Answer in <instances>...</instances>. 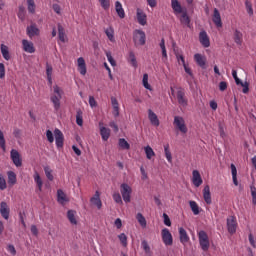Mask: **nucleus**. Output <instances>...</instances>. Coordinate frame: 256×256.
<instances>
[{"mask_svg":"<svg viewBox=\"0 0 256 256\" xmlns=\"http://www.w3.org/2000/svg\"><path fill=\"white\" fill-rule=\"evenodd\" d=\"M61 99H63V89L59 87V85H54L52 88L50 101L56 111H59V109H61Z\"/></svg>","mask_w":256,"mask_h":256,"instance_id":"1","label":"nucleus"},{"mask_svg":"<svg viewBox=\"0 0 256 256\" xmlns=\"http://www.w3.org/2000/svg\"><path fill=\"white\" fill-rule=\"evenodd\" d=\"M173 125L175 129L183 135L187 134L189 131V128H187V122H185V118L182 116H174Z\"/></svg>","mask_w":256,"mask_h":256,"instance_id":"2","label":"nucleus"},{"mask_svg":"<svg viewBox=\"0 0 256 256\" xmlns=\"http://www.w3.org/2000/svg\"><path fill=\"white\" fill-rule=\"evenodd\" d=\"M120 193L124 203H131V194L133 193V188L127 183H122L120 185Z\"/></svg>","mask_w":256,"mask_h":256,"instance_id":"3","label":"nucleus"},{"mask_svg":"<svg viewBox=\"0 0 256 256\" xmlns=\"http://www.w3.org/2000/svg\"><path fill=\"white\" fill-rule=\"evenodd\" d=\"M198 241L202 251H209L210 243H209V236L207 232L201 230L198 232Z\"/></svg>","mask_w":256,"mask_h":256,"instance_id":"4","label":"nucleus"},{"mask_svg":"<svg viewBox=\"0 0 256 256\" xmlns=\"http://www.w3.org/2000/svg\"><path fill=\"white\" fill-rule=\"evenodd\" d=\"M161 237L166 247H171V245H173V234H171V231H169L167 228L162 229Z\"/></svg>","mask_w":256,"mask_h":256,"instance_id":"5","label":"nucleus"},{"mask_svg":"<svg viewBox=\"0 0 256 256\" xmlns=\"http://www.w3.org/2000/svg\"><path fill=\"white\" fill-rule=\"evenodd\" d=\"M176 99L180 107H187L189 101L187 100V97H185V90L178 88L176 92Z\"/></svg>","mask_w":256,"mask_h":256,"instance_id":"6","label":"nucleus"},{"mask_svg":"<svg viewBox=\"0 0 256 256\" xmlns=\"http://www.w3.org/2000/svg\"><path fill=\"white\" fill-rule=\"evenodd\" d=\"M191 183L196 188H199L203 185V177H201V173L199 172V170L192 171Z\"/></svg>","mask_w":256,"mask_h":256,"instance_id":"7","label":"nucleus"},{"mask_svg":"<svg viewBox=\"0 0 256 256\" xmlns=\"http://www.w3.org/2000/svg\"><path fill=\"white\" fill-rule=\"evenodd\" d=\"M133 40L135 45H145L146 36L142 30H135Z\"/></svg>","mask_w":256,"mask_h":256,"instance_id":"8","label":"nucleus"},{"mask_svg":"<svg viewBox=\"0 0 256 256\" xmlns=\"http://www.w3.org/2000/svg\"><path fill=\"white\" fill-rule=\"evenodd\" d=\"M10 159L14 163L15 167H21L23 165V160L21 159V154L16 149L10 151Z\"/></svg>","mask_w":256,"mask_h":256,"instance_id":"9","label":"nucleus"},{"mask_svg":"<svg viewBox=\"0 0 256 256\" xmlns=\"http://www.w3.org/2000/svg\"><path fill=\"white\" fill-rule=\"evenodd\" d=\"M26 34L30 39H33V37H39L41 35V30H39L37 24L33 23L26 28Z\"/></svg>","mask_w":256,"mask_h":256,"instance_id":"10","label":"nucleus"},{"mask_svg":"<svg viewBox=\"0 0 256 256\" xmlns=\"http://www.w3.org/2000/svg\"><path fill=\"white\" fill-rule=\"evenodd\" d=\"M0 215L5 219V221H9V216L11 215V208L5 201H2L0 203Z\"/></svg>","mask_w":256,"mask_h":256,"instance_id":"11","label":"nucleus"},{"mask_svg":"<svg viewBox=\"0 0 256 256\" xmlns=\"http://www.w3.org/2000/svg\"><path fill=\"white\" fill-rule=\"evenodd\" d=\"M54 137H55L56 147L58 149H61L63 147V143L65 141V136L63 135V132H61V130H59V128H56L54 130Z\"/></svg>","mask_w":256,"mask_h":256,"instance_id":"12","label":"nucleus"},{"mask_svg":"<svg viewBox=\"0 0 256 256\" xmlns=\"http://www.w3.org/2000/svg\"><path fill=\"white\" fill-rule=\"evenodd\" d=\"M171 7L176 17H179L181 13H184V11H187V8H184L183 6H181V3H179V0H171Z\"/></svg>","mask_w":256,"mask_h":256,"instance_id":"13","label":"nucleus"},{"mask_svg":"<svg viewBox=\"0 0 256 256\" xmlns=\"http://www.w3.org/2000/svg\"><path fill=\"white\" fill-rule=\"evenodd\" d=\"M194 61L198 67H201V69L207 68V57H205V55L196 53L194 55Z\"/></svg>","mask_w":256,"mask_h":256,"instance_id":"14","label":"nucleus"},{"mask_svg":"<svg viewBox=\"0 0 256 256\" xmlns=\"http://www.w3.org/2000/svg\"><path fill=\"white\" fill-rule=\"evenodd\" d=\"M227 229L231 235L237 232V220H235V217L231 216L227 219Z\"/></svg>","mask_w":256,"mask_h":256,"instance_id":"15","label":"nucleus"},{"mask_svg":"<svg viewBox=\"0 0 256 256\" xmlns=\"http://www.w3.org/2000/svg\"><path fill=\"white\" fill-rule=\"evenodd\" d=\"M148 119L153 127H159V125H161V122L159 121V116H157L155 112L151 109H148Z\"/></svg>","mask_w":256,"mask_h":256,"instance_id":"16","label":"nucleus"},{"mask_svg":"<svg viewBox=\"0 0 256 256\" xmlns=\"http://www.w3.org/2000/svg\"><path fill=\"white\" fill-rule=\"evenodd\" d=\"M99 128L102 141H109V137H111V129L103 126V122H99Z\"/></svg>","mask_w":256,"mask_h":256,"instance_id":"17","label":"nucleus"},{"mask_svg":"<svg viewBox=\"0 0 256 256\" xmlns=\"http://www.w3.org/2000/svg\"><path fill=\"white\" fill-rule=\"evenodd\" d=\"M199 41L202 45V47H210L211 46V41L209 40V35H207L206 31H201L199 34Z\"/></svg>","mask_w":256,"mask_h":256,"instance_id":"18","label":"nucleus"},{"mask_svg":"<svg viewBox=\"0 0 256 256\" xmlns=\"http://www.w3.org/2000/svg\"><path fill=\"white\" fill-rule=\"evenodd\" d=\"M77 67L80 75H87V64L85 63L84 57H79L77 59Z\"/></svg>","mask_w":256,"mask_h":256,"instance_id":"19","label":"nucleus"},{"mask_svg":"<svg viewBox=\"0 0 256 256\" xmlns=\"http://www.w3.org/2000/svg\"><path fill=\"white\" fill-rule=\"evenodd\" d=\"M212 21L216 27H218V28L223 27V22L221 21V13L219 12V10L217 8H214V12L212 15Z\"/></svg>","mask_w":256,"mask_h":256,"instance_id":"20","label":"nucleus"},{"mask_svg":"<svg viewBox=\"0 0 256 256\" xmlns=\"http://www.w3.org/2000/svg\"><path fill=\"white\" fill-rule=\"evenodd\" d=\"M90 203L97 207V209H101L103 207V202H101V194L99 191H96L94 196L90 199Z\"/></svg>","mask_w":256,"mask_h":256,"instance_id":"21","label":"nucleus"},{"mask_svg":"<svg viewBox=\"0 0 256 256\" xmlns=\"http://www.w3.org/2000/svg\"><path fill=\"white\" fill-rule=\"evenodd\" d=\"M136 17L139 25L145 26L147 25V14L143 12V10L137 8L136 10Z\"/></svg>","mask_w":256,"mask_h":256,"instance_id":"22","label":"nucleus"},{"mask_svg":"<svg viewBox=\"0 0 256 256\" xmlns=\"http://www.w3.org/2000/svg\"><path fill=\"white\" fill-rule=\"evenodd\" d=\"M203 199L207 205H211L213 203V200L211 199V188L209 185H206L203 188Z\"/></svg>","mask_w":256,"mask_h":256,"instance_id":"23","label":"nucleus"},{"mask_svg":"<svg viewBox=\"0 0 256 256\" xmlns=\"http://www.w3.org/2000/svg\"><path fill=\"white\" fill-rule=\"evenodd\" d=\"M179 21L182 25H185L186 27H191V18H189L187 10L180 14Z\"/></svg>","mask_w":256,"mask_h":256,"instance_id":"24","label":"nucleus"},{"mask_svg":"<svg viewBox=\"0 0 256 256\" xmlns=\"http://www.w3.org/2000/svg\"><path fill=\"white\" fill-rule=\"evenodd\" d=\"M23 50L26 53H35V46L33 45V42L29 40H22Z\"/></svg>","mask_w":256,"mask_h":256,"instance_id":"25","label":"nucleus"},{"mask_svg":"<svg viewBox=\"0 0 256 256\" xmlns=\"http://www.w3.org/2000/svg\"><path fill=\"white\" fill-rule=\"evenodd\" d=\"M179 237L182 245H187V243H189V235L187 234V230H185L183 227L179 228Z\"/></svg>","mask_w":256,"mask_h":256,"instance_id":"26","label":"nucleus"},{"mask_svg":"<svg viewBox=\"0 0 256 256\" xmlns=\"http://www.w3.org/2000/svg\"><path fill=\"white\" fill-rule=\"evenodd\" d=\"M34 182L36 183V187L38 191H43V179H41V175L39 172L35 171L33 175Z\"/></svg>","mask_w":256,"mask_h":256,"instance_id":"27","label":"nucleus"},{"mask_svg":"<svg viewBox=\"0 0 256 256\" xmlns=\"http://www.w3.org/2000/svg\"><path fill=\"white\" fill-rule=\"evenodd\" d=\"M115 11L120 19H125V9H123V4L119 1L115 2Z\"/></svg>","mask_w":256,"mask_h":256,"instance_id":"28","label":"nucleus"},{"mask_svg":"<svg viewBox=\"0 0 256 256\" xmlns=\"http://www.w3.org/2000/svg\"><path fill=\"white\" fill-rule=\"evenodd\" d=\"M57 201L60 205H65L67 201H69V199H67V194H65L61 189L57 191Z\"/></svg>","mask_w":256,"mask_h":256,"instance_id":"29","label":"nucleus"},{"mask_svg":"<svg viewBox=\"0 0 256 256\" xmlns=\"http://www.w3.org/2000/svg\"><path fill=\"white\" fill-rule=\"evenodd\" d=\"M136 221L139 223L142 229H147V219L145 218V216H143L141 212H138L136 214Z\"/></svg>","mask_w":256,"mask_h":256,"instance_id":"30","label":"nucleus"},{"mask_svg":"<svg viewBox=\"0 0 256 256\" xmlns=\"http://www.w3.org/2000/svg\"><path fill=\"white\" fill-rule=\"evenodd\" d=\"M127 61L134 67V69H137V58L135 57V52L130 51L127 56Z\"/></svg>","mask_w":256,"mask_h":256,"instance_id":"31","label":"nucleus"},{"mask_svg":"<svg viewBox=\"0 0 256 256\" xmlns=\"http://www.w3.org/2000/svg\"><path fill=\"white\" fill-rule=\"evenodd\" d=\"M105 34L111 43H115V30L113 29V27L106 28Z\"/></svg>","mask_w":256,"mask_h":256,"instance_id":"32","label":"nucleus"},{"mask_svg":"<svg viewBox=\"0 0 256 256\" xmlns=\"http://www.w3.org/2000/svg\"><path fill=\"white\" fill-rule=\"evenodd\" d=\"M111 104H112V107H113L114 117H119V102L117 101V98L112 97L111 98Z\"/></svg>","mask_w":256,"mask_h":256,"instance_id":"33","label":"nucleus"},{"mask_svg":"<svg viewBox=\"0 0 256 256\" xmlns=\"http://www.w3.org/2000/svg\"><path fill=\"white\" fill-rule=\"evenodd\" d=\"M141 247H142L146 256L153 255V252L151 251V246H149V242H147V240H143L141 242Z\"/></svg>","mask_w":256,"mask_h":256,"instance_id":"34","label":"nucleus"},{"mask_svg":"<svg viewBox=\"0 0 256 256\" xmlns=\"http://www.w3.org/2000/svg\"><path fill=\"white\" fill-rule=\"evenodd\" d=\"M164 155L168 163H173V155L171 154V149L169 147V144L164 145Z\"/></svg>","mask_w":256,"mask_h":256,"instance_id":"35","label":"nucleus"},{"mask_svg":"<svg viewBox=\"0 0 256 256\" xmlns=\"http://www.w3.org/2000/svg\"><path fill=\"white\" fill-rule=\"evenodd\" d=\"M0 49H1V54L5 59V61H9V59H11V55L9 54V47H7V45L5 44H1Z\"/></svg>","mask_w":256,"mask_h":256,"instance_id":"36","label":"nucleus"},{"mask_svg":"<svg viewBox=\"0 0 256 256\" xmlns=\"http://www.w3.org/2000/svg\"><path fill=\"white\" fill-rule=\"evenodd\" d=\"M144 153L146 155V159L152 160L153 157H155V151L149 145L144 147Z\"/></svg>","mask_w":256,"mask_h":256,"instance_id":"37","label":"nucleus"},{"mask_svg":"<svg viewBox=\"0 0 256 256\" xmlns=\"http://www.w3.org/2000/svg\"><path fill=\"white\" fill-rule=\"evenodd\" d=\"M75 215H77V212L74 210H69L67 212V218L72 225H77V218H75Z\"/></svg>","mask_w":256,"mask_h":256,"instance_id":"38","label":"nucleus"},{"mask_svg":"<svg viewBox=\"0 0 256 256\" xmlns=\"http://www.w3.org/2000/svg\"><path fill=\"white\" fill-rule=\"evenodd\" d=\"M160 49L162 51V59L163 61H167L168 59V56H167V48L165 47V38H162L161 41H160Z\"/></svg>","mask_w":256,"mask_h":256,"instance_id":"39","label":"nucleus"},{"mask_svg":"<svg viewBox=\"0 0 256 256\" xmlns=\"http://www.w3.org/2000/svg\"><path fill=\"white\" fill-rule=\"evenodd\" d=\"M58 37L62 43H65L67 41V36L65 35V29L61 24H58Z\"/></svg>","mask_w":256,"mask_h":256,"instance_id":"40","label":"nucleus"},{"mask_svg":"<svg viewBox=\"0 0 256 256\" xmlns=\"http://www.w3.org/2000/svg\"><path fill=\"white\" fill-rule=\"evenodd\" d=\"M231 173H232V181L234 185L237 187L239 185V181H237V167L235 164L230 165Z\"/></svg>","mask_w":256,"mask_h":256,"instance_id":"41","label":"nucleus"},{"mask_svg":"<svg viewBox=\"0 0 256 256\" xmlns=\"http://www.w3.org/2000/svg\"><path fill=\"white\" fill-rule=\"evenodd\" d=\"M118 145L120 149H124L126 151H129V149H131V145L129 144V142H127V140H125V138H120L118 140Z\"/></svg>","mask_w":256,"mask_h":256,"instance_id":"42","label":"nucleus"},{"mask_svg":"<svg viewBox=\"0 0 256 256\" xmlns=\"http://www.w3.org/2000/svg\"><path fill=\"white\" fill-rule=\"evenodd\" d=\"M27 9L28 12L31 13V15H35V9H37V6L35 5V0H27Z\"/></svg>","mask_w":256,"mask_h":256,"instance_id":"43","label":"nucleus"},{"mask_svg":"<svg viewBox=\"0 0 256 256\" xmlns=\"http://www.w3.org/2000/svg\"><path fill=\"white\" fill-rule=\"evenodd\" d=\"M7 175L9 185H15L17 183V174L13 171H8Z\"/></svg>","mask_w":256,"mask_h":256,"instance_id":"44","label":"nucleus"},{"mask_svg":"<svg viewBox=\"0 0 256 256\" xmlns=\"http://www.w3.org/2000/svg\"><path fill=\"white\" fill-rule=\"evenodd\" d=\"M189 206L194 215H199L200 211H199V205L197 204V202L191 200L189 202Z\"/></svg>","mask_w":256,"mask_h":256,"instance_id":"45","label":"nucleus"},{"mask_svg":"<svg viewBox=\"0 0 256 256\" xmlns=\"http://www.w3.org/2000/svg\"><path fill=\"white\" fill-rule=\"evenodd\" d=\"M243 39V34L239 30H235L234 32V41L237 45H241Z\"/></svg>","mask_w":256,"mask_h":256,"instance_id":"46","label":"nucleus"},{"mask_svg":"<svg viewBox=\"0 0 256 256\" xmlns=\"http://www.w3.org/2000/svg\"><path fill=\"white\" fill-rule=\"evenodd\" d=\"M142 84L145 89H148V91H151V85L149 84V74L143 75Z\"/></svg>","mask_w":256,"mask_h":256,"instance_id":"47","label":"nucleus"},{"mask_svg":"<svg viewBox=\"0 0 256 256\" xmlns=\"http://www.w3.org/2000/svg\"><path fill=\"white\" fill-rule=\"evenodd\" d=\"M44 172H45V175H46L48 181H53V179H54L53 170L49 166L44 167Z\"/></svg>","mask_w":256,"mask_h":256,"instance_id":"48","label":"nucleus"},{"mask_svg":"<svg viewBox=\"0 0 256 256\" xmlns=\"http://www.w3.org/2000/svg\"><path fill=\"white\" fill-rule=\"evenodd\" d=\"M0 148L2 151H7V146L5 142V134H3V131L0 130Z\"/></svg>","mask_w":256,"mask_h":256,"instance_id":"49","label":"nucleus"},{"mask_svg":"<svg viewBox=\"0 0 256 256\" xmlns=\"http://www.w3.org/2000/svg\"><path fill=\"white\" fill-rule=\"evenodd\" d=\"M102 9L104 11H109V8L111 7V0H98Z\"/></svg>","mask_w":256,"mask_h":256,"instance_id":"50","label":"nucleus"},{"mask_svg":"<svg viewBox=\"0 0 256 256\" xmlns=\"http://www.w3.org/2000/svg\"><path fill=\"white\" fill-rule=\"evenodd\" d=\"M7 189V180H5V176L0 173V191H5Z\"/></svg>","mask_w":256,"mask_h":256,"instance_id":"51","label":"nucleus"},{"mask_svg":"<svg viewBox=\"0 0 256 256\" xmlns=\"http://www.w3.org/2000/svg\"><path fill=\"white\" fill-rule=\"evenodd\" d=\"M76 123L79 127H83V112H81V111L77 112Z\"/></svg>","mask_w":256,"mask_h":256,"instance_id":"52","label":"nucleus"},{"mask_svg":"<svg viewBox=\"0 0 256 256\" xmlns=\"http://www.w3.org/2000/svg\"><path fill=\"white\" fill-rule=\"evenodd\" d=\"M118 239L123 247H127V235L125 233L119 234Z\"/></svg>","mask_w":256,"mask_h":256,"instance_id":"53","label":"nucleus"},{"mask_svg":"<svg viewBox=\"0 0 256 256\" xmlns=\"http://www.w3.org/2000/svg\"><path fill=\"white\" fill-rule=\"evenodd\" d=\"M112 197L115 203H118V205H123V198H121V194H119L118 192H115L112 195Z\"/></svg>","mask_w":256,"mask_h":256,"instance_id":"54","label":"nucleus"},{"mask_svg":"<svg viewBox=\"0 0 256 256\" xmlns=\"http://www.w3.org/2000/svg\"><path fill=\"white\" fill-rule=\"evenodd\" d=\"M245 7H246V11L248 13V15H253V5L251 4V1L246 0L245 1Z\"/></svg>","mask_w":256,"mask_h":256,"instance_id":"55","label":"nucleus"},{"mask_svg":"<svg viewBox=\"0 0 256 256\" xmlns=\"http://www.w3.org/2000/svg\"><path fill=\"white\" fill-rule=\"evenodd\" d=\"M106 57H107L108 62L110 63V65H112V67H115V65H117V63L115 62V59H113V55L111 54V52L107 51L106 52Z\"/></svg>","mask_w":256,"mask_h":256,"instance_id":"56","label":"nucleus"},{"mask_svg":"<svg viewBox=\"0 0 256 256\" xmlns=\"http://www.w3.org/2000/svg\"><path fill=\"white\" fill-rule=\"evenodd\" d=\"M251 196H252V203L253 205H256V188L255 186L250 187Z\"/></svg>","mask_w":256,"mask_h":256,"instance_id":"57","label":"nucleus"},{"mask_svg":"<svg viewBox=\"0 0 256 256\" xmlns=\"http://www.w3.org/2000/svg\"><path fill=\"white\" fill-rule=\"evenodd\" d=\"M163 219L164 225H166V227H171V219L169 218V215H167V213L163 214Z\"/></svg>","mask_w":256,"mask_h":256,"instance_id":"58","label":"nucleus"},{"mask_svg":"<svg viewBox=\"0 0 256 256\" xmlns=\"http://www.w3.org/2000/svg\"><path fill=\"white\" fill-rule=\"evenodd\" d=\"M46 75L47 78L53 77V67L49 64L46 65Z\"/></svg>","mask_w":256,"mask_h":256,"instance_id":"59","label":"nucleus"},{"mask_svg":"<svg viewBox=\"0 0 256 256\" xmlns=\"http://www.w3.org/2000/svg\"><path fill=\"white\" fill-rule=\"evenodd\" d=\"M46 137L50 143H53V141H55V138L53 137V132L51 130L46 131Z\"/></svg>","mask_w":256,"mask_h":256,"instance_id":"60","label":"nucleus"},{"mask_svg":"<svg viewBox=\"0 0 256 256\" xmlns=\"http://www.w3.org/2000/svg\"><path fill=\"white\" fill-rule=\"evenodd\" d=\"M241 87H243L242 92L244 94L249 93V82H242Z\"/></svg>","mask_w":256,"mask_h":256,"instance_id":"61","label":"nucleus"},{"mask_svg":"<svg viewBox=\"0 0 256 256\" xmlns=\"http://www.w3.org/2000/svg\"><path fill=\"white\" fill-rule=\"evenodd\" d=\"M177 61L179 65H185V57L182 54H176Z\"/></svg>","mask_w":256,"mask_h":256,"instance_id":"62","label":"nucleus"},{"mask_svg":"<svg viewBox=\"0 0 256 256\" xmlns=\"http://www.w3.org/2000/svg\"><path fill=\"white\" fill-rule=\"evenodd\" d=\"M89 105L92 109H94V107H97V101L95 100V97L89 96Z\"/></svg>","mask_w":256,"mask_h":256,"instance_id":"63","label":"nucleus"},{"mask_svg":"<svg viewBox=\"0 0 256 256\" xmlns=\"http://www.w3.org/2000/svg\"><path fill=\"white\" fill-rule=\"evenodd\" d=\"M227 89V82L222 81L219 83V90L220 91H225Z\"/></svg>","mask_w":256,"mask_h":256,"instance_id":"64","label":"nucleus"}]
</instances>
